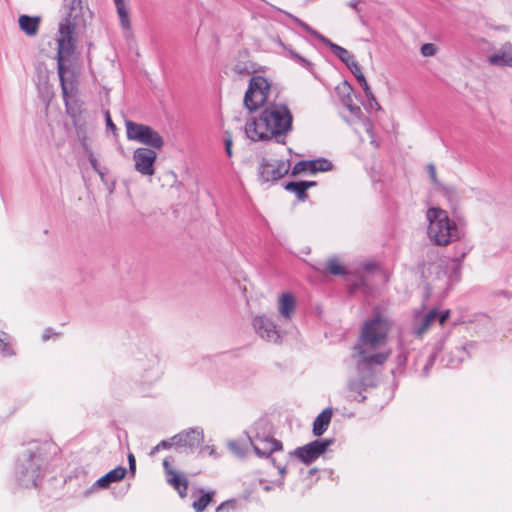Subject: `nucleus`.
<instances>
[{
    "instance_id": "obj_51",
    "label": "nucleus",
    "mask_w": 512,
    "mask_h": 512,
    "mask_svg": "<svg viewBox=\"0 0 512 512\" xmlns=\"http://www.w3.org/2000/svg\"><path fill=\"white\" fill-rule=\"evenodd\" d=\"M106 125H107V128H110L111 130H116V126L113 123L109 112H106Z\"/></svg>"
},
{
    "instance_id": "obj_17",
    "label": "nucleus",
    "mask_w": 512,
    "mask_h": 512,
    "mask_svg": "<svg viewBox=\"0 0 512 512\" xmlns=\"http://www.w3.org/2000/svg\"><path fill=\"white\" fill-rule=\"evenodd\" d=\"M137 137L140 138L139 143L153 149L160 150L164 146L162 136L148 125H145V128H141Z\"/></svg>"
},
{
    "instance_id": "obj_9",
    "label": "nucleus",
    "mask_w": 512,
    "mask_h": 512,
    "mask_svg": "<svg viewBox=\"0 0 512 512\" xmlns=\"http://www.w3.org/2000/svg\"><path fill=\"white\" fill-rule=\"evenodd\" d=\"M175 449L180 453H194L203 443L204 433L200 428H189L172 437Z\"/></svg>"
},
{
    "instance_id": "obj_29",
    "label": "nucleus",
    "mask_w": 512,
    "mask_h": 512,
    "mask_svg": "<svg viewBox=\"0 0 512 512\" xmlns=\"http://www.w3.org/2000/svg\"><path fill=\"white\" fill-rule=\"evenodd\" d=\"M199 492L201 493V496L193 502L192 507L196 512H203L205 508L213 500L215 491L212 490L209 492H205L204 489L201 488Z\"/></svg>"
},
{
    "instance_id": "obj_31",
    "label": "nucleus",
    "mask_w": 512,
    "mask_h": 512,
    "mask_svg": "<svg viewBox=\"0 0 512 512\" xmlns=\"http://www.w3.org/2000/svg\"><path fill=\"white\" fill-rule=\"evenodd\" d=\"M438 315V310L433 309L429 311L421 320V323L415 328L414 333L417 336H422L425 331L429 328V326L436 321V316Z\"/></svg>"
},
{
    "instance_id": "obj_55",
    "label": "nucleus",
    "mask_w": 512,
    "mask_h": 512,
    "mask_svg": "<svg viewBox=\"0 0 512 512\" xmlns=\"http://www.w3.org/2000/svg\"><path fill=\"white\" fill-rule=\"evenodd\" d=\"M303 184H304V187L306 189V191L311 188V187H314L317 185V183L315 181H303Z\"/></svg>"
},
{
    "instance_id": "obj_7",
    "label": "nucleus",
    "mask_w": 512,
    "mask_h": 512,
    "mask_svg": "<svg viewBox=\"0 0 512 512\" xmlns=\"http://www.w3.org/2000/svg\"><path fill=\"white\" fill-rule=\"evenodd\" d=\"M470 247L460 243L454 247L455 253L448 260L442 261L439 268L446 276V284L452 287L461 278V263L465 256L470 252Z\"/></svg>"
},
{
    "instance_id": "obj_45",
    "label": "nucleus",
    "mask_w": 512,
    "mask_h": 512,
    "mask_svg": "<svg viewBox=\"0 0 512 512\" xmlns=\"http://www.w3.org/2000/svg\"><path fill=\"white\" fill-rule=\"evenodd\" d=\"M428 173H429V176L431 178V181L436 184V185H439V181L437 179V175H436V168H435V165L430 163L428 165Z\"/></svg>"
},
{
    "instance_id": "obj_60",
    "label": "nucleus",
    "mask_w": 512,
    "mask_h": 512,
    "mask_svg": "<svg viewBox=\"0 0 512 512\" xmlns=\"http://www.w3.org/2000/svg\"><path fill=\"white\" fill-rule=\"evenodd\" d=\"M204 449L209 450V454L210 455L214 454V449L213 448H210L209 446H206Z\"/></svg>"
},
{
    "instance_id": "obj_14",
    "label": "nucleus",
    "mask_w": 512,
    "mask_h": 512,
    "mask_svg": "<svg viewBox=\"0 0 512 512\" xmlns=\"http://www.w3.org/2000/svg\"><path fill=\"white\" fill-rule=\"evenodd\" d=\"M253 327L256 333L262 338L270 342H278L280 339V332L274 321L265 316H256L253 320Z\"/></svg>"
},
{
    "instance_id": "obj_42",
    "label": "nucleus",
    "mask_w": 512,
    "mask_h": 512,
    "mask_svg": "<svg viewBox=\"0 0 512 512\" xmlns=\"http://www.w3.org/2000/svg\"><path fill=\"white\" fill-rule=\"evenodd\" d=\"M237 502L234 499H230L222 502L215 510V512H229L236 509Z\"/></svg>"
},
{
    "instance_id": "obj_62",
    "label": "nucleus",
    "mask_w": 512,
    "mask_h": 512,
    "mask_svg": "<svg viewBox=\"0 0 512 512\" xmlns=\"http://www.w3.org/2000/svg\"><path fill=\"white\" fill-rule=\"evenodd\" d=\"M270 489H271V488H270L269 486H266V487H265V490H266V491H270Z\"/></svg>"
},
{
    "instance_id": "obj_58",
    "label": "nucleus",
    "mask_w": 512,
    "mask_h": 512,
    "mask_svg": "<svg viewBox=\"0 0 512 512\" xmlns=\"http://www.w3.org/2000/svg\"><path fill=\"white\" fill-rule=\"evenodd\" d=\"M277 468H278L279 474L281 476H284V474L286 473V467L285 466H277Z\"/></svg>"
},
{
    "instance_id": "obj_49",
    "label": "nucleus",
    "mask_w": 512,
    "mask_h": 512,
    "mask_svg": "<svg viewBox=\"0 0 512 512\" xmlns=\"http://www.w3.org/2000/svg\"><path fill=\"white\" fill-rule=\"evenodd\" d=\"M52 335H58V333H55L52 328H46L42 334V340L48 341Z\"/></svg>"
},
{
    "instance_id": "obj_10",
    "label": "nucleus",
    "mask_w": 512,
    "mask_h": 512,
    "mask_svg": "<svg viewBox=\"0 0 512 512\" xmlns=\"http://www.w3.org/2000/svg\"><path fill=\"white\" fill-rule=\"evenodd\" d=\"M333 438L324 440H314L306 445L297 447L291 455L297 457L302 463L309 465L320 455L324 454L328 447L334 444Z\"/></svg>"
},
{
    "instance_id": "obj_22",
    "label": "nucleus",
    "mask_w": 512,
    "mask_h": 512,
    "mask_svg": "<svg viewBox=\"0 0 512 512\" xmlns=\"http://www.w3.org/2000/svg\"><path fill=\"white\" fill-rule=\"evenodd\" d=\"M338 89H342L343 93L345 94L344 97L342 98L344 106L350 111V113L353 116L360 119L362 116V110L358 105L352 103V99L350 96L353 90L352 86L347 81H344L342 87H338Z\"/></svg>"
},
{
    "instance_id": "obj_19",
    "label": "nucleus",
    "mask_w": 512,
    "mask_h": 512,
    "mask_svg": "<svg viewBox=\"0 0 512 512\" xmlns=\"http://www.w3.org/2000/svg\"><path fill=\"white\" fill-rule=\"evenodd\" d=\"M332 414V408L327 407L315 418L312 431L316 437H320L326 432L331 422Z\"/></svg>"
},
{
    "instance_id": "obj_5",
    "label": "nucleus",
    "mask_w": 512,
    "mask_h": 512,
    "mask_svg": "<svg viewBox=\"0 0 512 512\" xmlns=\"http://www.w3.org/2000/svg\"><path fill=\"white\" fill-rule=\"evenodd\" d=\"M426 219L429 222L428 237L437 246L460 241L465 235L464 230L449 218L447 211L439 207L429 208Z\"/></svg>"
},
{
    "instance_id": "obj_59",
    "label": "nucleus",
    "mask_w": 512,
    "mask_h": 512,
    "mask_svg": "<svg viewBox=\"0 0 512 512\" xmlns=\"http://www.w3.org/2000/svg\"><path fill=\"white\" fill-rule=\"evenodd\" d=\"M115 6L124 5V0H114Z\"/></svg>"
},
{
    "instance_id": "obj_53",
    "label": "nucleus",
    "mask_w": 512,
    "mask_h": 512,
    "mask_svg": "<svg viewBox=\"0 0 512 512\" xmlns=\"http://www.w3.org/2000/svg\"><path fill=\"white\" fill-rule=\"evenodd\" d=\"M360 3V0H352L348 3V6L354 9L356 12H360V9L358 7V4Z\"/></svg>"
},
{
    "instance_id": "obj_12",
    "label": "nucleus",
    "mask_w": 512,
    "mask_h": 512,
    "mask_svg": "<svg viewBox=\"0 0 512 512\" xmlns=\"http://www.w3.org/2000/svg\"><path fill=\"white\" fill-rule=\"evenodd\" d=\"M157 154L153 149L140 147L133 152L135 170L143 176H152L155 173Z\"/></svg>"
},
{
    "instance_id": "obj_48",
    "label": "nucleus",
    "mask_w": 512,
    "mask_h": 512,
    "mask_svg": "<svg viewBox=\"0 0 512 512\" xmlns=\"http://www.w3.org/2000/svg\"><path fill=\"white\" fill-rule=\"evenodd\" d=\"M128 463H129V471L132 475H134L135 471H136V460L132 453L128 454Z\"/></svg>"
},
{
    "instance_id": "obj_1",
    "label": "nucleus",
    "mask_w": 512,
    "mask_h": 512,
    "mask_svg": "<svg viewBox=\"0 0 512 512\" xmlns=\"http://www.w3.org/2000/svg\"><path fill=\"white\" fill-rule=\"evenodd\" d=\"M389 329L388 321L378 314L365 322L359 340L354 346L359 380L350 381L349 389L358 394L354 396V400L358 402L366 399L362 391L376 386L377 373L390 355V351L377 352L386 344Z\"/></svg>"
},
{
    "instance_id": "obj_61",
    "label": "nucleus",
    "mask_w": 512,
    "mask_h": 512,
    "mask_svg": "<svg viewBox=\"0 0 512 512\" xmlns=\"http://www.w3.org/2000/svg\"><path fill=\"white\" fill-rule=\"evenodd\" d=\"M315 471H316V469H315V468L311 469V470H310V474H313Z\"/></svg>"
},
{
    "instance_id": "obj_56",
    "label": "nucleus",
    "mask_w": 512,
    "mask_h": 512,
    "mask_svg": "<svg viewBox=\"0 0 512 512\" xmlns=\"http://www.w3.org/2000/svg\"><path fill=\"white\" fill-rule=\"evenodd\" d=\"M90 163H91L92 167H93L96 171H98V168H97V159H96L93 155H91V156H90Z\"/></svg>"
},
{
    "instance_id": "obj_41",
    "label": "nucleus",
    "mask_w": 512,
    "mask_h": 512,
    "mask_svg": "<svg viewBox=\"0 0 512 512\" xmlns=\"http://www.w3.org/2000/svg\"><path fill=\"white\" fill-rule=\"evenodd\" d=\"M171 447L175 448V441H173L172 438L169 440H162L161 442H159L156 446H154L152 448L150 455L153 456L157 452H159L161 449H169Z\"/></svg>"
},
{
    "instance_id": "obj_36",
    "label": "nucleus",
    "mask_w": 512,
    "mask_h": 512,
    "mask_svg": "<svg viewBox=\"0 0 512 512\" xmlns=\"http://www.w3.org/2000/svg\"><path fill=\"white\" fill-rule=\"evenodd\" d=\"M440 189L451 204H456L458 202L459 195L455 187L440 185Z\"/></svg>"
},
{
    "instance_id": "obj_52",
    "label": "nucleus",
    "mask_w": 512,
    "mask_h": 512,
    "mask_svg": "<svg viewBox=\"0 0 512 512\" xmlns=\"http://www.w3.org/2000/svg\"><path fill=\"white\" fill-rule=\"evenodd\" d=\"M397 361H398V365L399 366H402V365H405L406 361H407V356L406 354L404 353H400L397 357Z\"/></svg>"
},
{
    "instance_id": "obj_43",
    "label": "nucleus",
    "mask_w": 512,
    "mask_h": 512,
    "mask_svg": "<svg viewBox=\"0 0 512 512\" xmlns=\"http://www.w3.org/2000/svg\"><path fill=\"white\" fill-rule=\"evenodd\" d=\"M420 51L423 56L430 57L436 54L437 47L433 43H426L421 46Z\"/></svg>"
},
{
    "instance_id": "obj_25",
    "label": "nucleus",
    "mask_w": 512,
    "mask_h": 512,
    "mask_svg": "<svg viewBox=\"0 0 512 512\" xmlns=\"http://www.w3.org/2000/svg\"><path fill=\"white\" fill-rule=\"evenodd\" d=\"M167 482L177 490L180 497L184 498L187 495L188 480L184 475L174 472L167 476Z\"/></svg>"
},
{
    "instance_id": "obj_50",
    "label": "nucleus",
    "mask_w": 512,
    "mask_h": 512,
    "mask_svg": "<svg viewBox=\"0 0 512 512\" xmlns=\"http://www.w3.org/2000/svg\"><path fill=\"white\" fill-rule=\"evenodd\" d=\"M163 468L167 476L173 474L175 471L171 468L170 461L168 458H165L163 461Z\"/></svg>"
},
{
    "instance_id": "obj_3",
    "label": "nucleus",
    "mask_w": 512,
    "mask_h": 512,
    "mask_svg": "<svg viewBox=\"0 0 512 512\" xmlns=\"http://www.w3.org/2000/svg\"><path fill=\"white\" fill-rule=\"evenodd\" d=\"M50 443L33 441L19 454L15 462L14 476L25 488L38 487L44 476V466Z\"/></svg>"
},
{
    "instance_id": "obj_28",
    "label": "nucleus",
    "mask_w": 512,
    "mask_h": 512,
    "mask_svg": "<svg viewBox=\"0 0 512 512\" xmlns=\"http://www.w3.org/2000/svg\"><path fill=\"white\" fill-rule=\"evenodd\" d=\"M444 342H445V337L441 338L433 347V350L432 352L430 353V355L428 356L427 360H426V363L424 364L423 368H422V371H421V376L426 378L429 376V373H430V369L431 367L434 365L435 363V360L439 354V352H441L444 348Z\"/></svg>"
},
{
    "instance_id": "obj_33",
    "label": "nucleus",
    "mask_w": 512,
    "mask_h": 512,
    "mask_svg": "<svg viewBox=\"0 0 512 512\" xmlns=\"http://www.w3.org/2000/svg\"><path fill=\"white\" fill-rule=\"evenodd\" d=\"M326 271L335 276H341V275L347 274L346 268L339 263L337 258H334V257L328 259V261L326 263Z\"/></svg>"
},
{
    "instance_id": "obj_4",
    "label": "nucleus",
    "mask_w": 512,
    "mask_h": 512,
    "mask_svg": "<svg viewBox=\"0 0 512 512\" xmlns=\"http://www.w3.org/2000/svg\"><path fill=\"white\" fill-rule=\"evenodd\" d=\"M66 16L59 23L57 38V58H69L76 49V28L85 26V14H90L84 7L83 0H64Z\"/></svg>"
},
{
    "instance_id": "obj_16",
    "label": "nucleus",
    "mask_w": 512,
    "mask_h": 512,
    "mask_svg": "<svg viewBox=\"0 0 512 512\" xmlns=\"http://www.w3.org/2000/svg\"><path fill=\"white\" fill-rule=\"evenodd\" d=\"M474 343H469L465 346L456 347L449 354L441 359V363L447 368H457L460 364L469 357L468 349L473 348Z\"/></svg>"
},
{
    "instance_id": "obj_35",
    "label": "nucleus",
    "mask_w": 512,
    "mask_h": 512,
    "mask_svg": "<svg viewBox=\"0 0 512 512\" xmlns=\"http://www.w3.org/2000/svg\"><path fill=\"white\" fill-rule=\"evenodd\" d=\"M116 9H117V14L120 19L121 27L125 30H130L131 22L129 19V11H128L126 5L124 4V5L116 6Z\"/></svg>"
},
{
    "instance_id": "obj_2",
    "label": "nucleus",
    "mask_w": 512,
    "mask_h": 512,
    "mask_svg": "<svg viewBox=\"0 0 512 512\" xmlns=\"http://www.w3.org/2000/svg\"><path fill=\"white\" fill-rule=\"evenodd\" d=\"M293 115L286 104L270 102L258 118L246 123L245 133L252 141H269L275 138L284 144L288 132L292 130Z\"/></svg>"
},
{
    "instance_id": "obj_15",
    "label": "nucleus",
    "mask_w": 512,
    "mask_h": 512,
    "mask_svg": "<svg viewBox=\"0 0 512 512\" xmlns=\"http://www.w3.org/2000/svg\"><path fill=\"white\" fill-rule=\"evenodd\" d=\"M333 169V164L326 158H317L313 160H302L295 163L292 168V176L309 172L315 174L317 172H326Z\"/></svg>"
},
{
    "instance_id": "obj_8",
    "label": "nucleus",
    "mask_w": 512,
    "mask_h": 512,
    "mask_svg": "<svg viewBox=\"0 0 512 512\" xmlns=\"http://www.w3.org/2000/svg\"><path fill=\"white\" fill-rule=\"evenodd\" d=\"M69 58H57V70L63 95V100L65 103L66 112L68 115H70L72 118H77L81 114V104L79 101L71 96L74 85L73 83H68L65 78V73L67 70V67L65 66V62Z\"/></svg>"
},
{
    "instance_id": "obj_54",
    "label": "nucleus",
    "mask_w": 512,
    "mask_h": 512,
    "mask_svg": "<svg viewBox=\"0 0 512 512\" xmlns=\"http://www.w3.org/2000/svg\"><path fill=\"white\" fill-rule=\"evenodd\" d=\"M368 100H369V103L367 106H365V108L367 110L372 111V110H379L381 108L380 106H379V108H377V106L374 104V101L371 98H368Z\"/></svg>"
},
{
    "instance_id": "obj_37",
    "label": "nucleus",
    "mask_w": 512,
    "mask_h": 512,
    "mask_svg": "<svg viewBox=\"0 0 512 512\" xmlns=\"http://www.w3.org/2000/svg\"><path fill=\"white\" fill-rule=\"evenodd\" d=\"M8 334L5 332H0V355L2 356H11L13 355L12 348L8 342Z\"/></svg>"
},
{
    "instance_id": "obj_11",
    "label": "nucleus",
    "mask_w": 512,
    "mask_h": 512,
    "mask_svg": "<svg viewBox=\"0 0 512 512\" xmlns=\"http://www.w3.org/2000/svg\"><path fill=\"white\" fill-rule=\"evenodd\" d=\"M289 172V163L283 160L262 158L258 167V176L263 183L275 182Z\"/></svg>"
},
{
    "instance_id": "obj_13",
    "label": "nucleus",
    "mask_w": 512,
    "mask_h": 512,
    "mask_svg": "<svg viewBox=\"0 0 512 512\" xmlns=\"http://www.w3.org/2000/svg\"><path fill=\"white\" fill-rule=\"evenodd\" d=\"M246 437L255 454L260 458H270L275 451H280L283 448L281 441L269 436L260 437L258 434L251 436L246 433Z\"/></svg>"
},
{
    "instance_id": "obj_34",
    "label": "nucleus",
    "mask_w": 512,
    "mask_h": 512,
    "mask_svg": "<svg viewBox=\"0 0 512 512\" xmlns=\"http://www.w3.org/2000/svg\"><path fill=\"white\" fill-rule=\"evenodd\" d=\"M126 134L127 138L129 140H134L139 142V139L137 136L139 134V131H141V128H145L144 124L135 123L131 120H127L126 123Z\"/></svg>"
},
{
    "instance_id": "obj_26",
    "label": "nucleus",
    "mask_w": 512,
    "mask_h": 512,
    "mask_svg": "<svg viewBox=\"0 0 512 512\" xmlns=\"http://www.w3.org/2000/svg\"><path fill=\"white\" fill-rule=\"evenodd\" d=\"M278 44L280 45V47H282V49L284 51H286L287 57H289L295 63H297L301 67L307 69L308 71H310V72L313 71V64L309 60H307L306 58H304L303 56L298 54L296 51H294L288 45L283 43L280 39H278Z\"/></svg>"
},
{
    "instance_id": "obj_20",
    "label": "nucleus",
    "mask_w": 512,
    "mask_h": 512,
    "mask_svg": "<svg viewBox=\"0 0 512 512\" xmlns=\"http://www.w3.org/2000/svg\"><path fill=\"white\" fill-rule=\"evenodd\" d=\"M489 63L497 66L512 67V46L507 44L503 48L488 58Z\"/></svg>"
},
{
    "instance_id": "obj_21",
    "label": "nucleus",
    "mask_w": 512,
    "mask_h": 512,
    "mask_svg": "<svg viewBox=\"0 0 512 512\" xmlns=\"http://www.w3.org/2000/svg\"><path fill=\"white\" fill-rule=\"evenodd\" d=\"M323 44L327 46L339 58V60L347 66V68H350L352 63H356L354 57L347 49L333 43L330 39L326 38Z\"/></svg>"
},
{
    "instance_id": "obj_27",
    "label": "nucleus",
    "mask_w": 512,
    "mask_h": 512,
    "mask_svg": "<svg viewBox=\"0 0 512 512\" xmlns=\"http://www.w3.org/2000/svg\"><path fill=\"white\" fill-rule=\"evenodd\" d=\"M295 310V299L290 293H283L279 300V312L286 318L290 319Z\"/></svg>"
},
{
    "instance_id": "obj_24",
    "label": "nucleus",
    "mask_w": 512,
    "mask_h": 512,
    "mask_svg": "<svg viewBox=\"0 0 512 512\" xmlns=\"http://www.w3.org/2000/svg\"><path fill=\"white\" fill-rule=\"evenodd\" d=\"M18 22L22 31H24L28 36H33L38 31L40 18L21 15L18 19Z\"/></svg>"
},
{
    "instance_id": "obj_44",
    "label": "nucleus",
    "mask_w": 512,
    "mask_h": 512,
    "mask_svg": "<svg viewBox=\"0 0 512 512\" xmlns=\"http://www.w3.org/2000/svg\"><path fill=\"white\" fill-rule=\"evenodd\" d=\"M148 362H149L148 368H146L145 364H142V368L144 370H153L158 367L159 361H158V357L155 354L150 355Z\"/></svg>"
},
{
    "instance_id": "obj_47",
    "label": "nucleus",
    "mask_w": 512,
    "mask_h": 512,
    "mask_svg": "<svg viewBox=\"0 0 512 512\" xmlns=\"http://www.w3.org/2000/svg\"><path fill=\"white\" fill-rule=\"evenodd\" d=\"M225 151L228 157L232 156V138L230 135L224 139Z\"/></svg>"
},
{
    "instance_id": "obj_38",
    "label": "nucleus",
    "mask_w": 512,
    "mask_h": 512,
    "mask_svg": "<svg viewBox=\"0 0 512 512\" xmlns=\"http://www.w3.org/2000/svg\"><path fill=\"white\" fill-rule=\"evenodd\" d=\"M228 447L238 457H244L247 453V448L236 440L229 441Z\"/></svg>"
},
{
    "instance_id": "obj_57",
    "label": "nucleus",
    "mask_w": 512,
    "mask_h": 512,
    "mask_svg": "<svg viewBox=\"0 0 512 512\" xmlns=\"http://www.w3.org/2000/svg\"><path fill=\"white\" fill-rule=\"evenodd\" d=\"M375 266L376 265L374 263H367V264H365L364 268H365V270L370 271V270L374 269Z\"/></svg>"
},
{
    "instance_id": "obj_39",
    "label": "nucleus",
    "mask_w": 512,
    "mask_h": 512,
    "mask_svg": "<svg viewBox=\"0 0 512 512\" xmlns=\"http://www.w3.org/2000/svg\"><path fill=\"white\" fill-rule=\"evenodd\" d=\"M361 123L365 129V131L367 132V134L370 136L371 138V144L374 145L375 147H379V144L375 141L374 139V132H373V123L372 121L365 117L361 120Z\"/></svg>"
},
{
    "instance_id": "obj_46",
    "label": "nucleus",
    "mask_w": 512,
    "mask_h": 512,
    "mask_svg": "<svg viewBox=\"0 0 512 512\" xmlns=\"http://www.w3.org/2000/svg\"><path fill=\"white\" fill-rule=\"evenodd\" d=\"M449 317H450V311L449 310H444V311H441V312L438 311V315L436 316V320L439 321L440 325H444V323L449 319Z\"/></svg>"
},
{
    "instance_id": "obj_32",
    "label": "nucleus",
    "mask_w": 512,
    "mask_h": 512,
    "mask_svg": "<svg viewBox=\"0 0 512 512\" xmlns=\"http://www.w3.org/2000/svg\"><path fill=\"white\" fill-rule=\"evenodd\" d=\"M286 16H288L292 21H294L297 25H299L301 28H303L306 32H308L310 35H312L314 38L320 40L322 43L326 40L327 37L319 33L318 31L314 30L311 26H309L306 22L302 21L298 17L288 13L284 12Z\"/></svg>"
},
{
    "instance_id": "obj_40",
    "label": "nucleus",
    "mask_w": 512,
    "mask_h": 512,
    "mask_svg": "<svg viewBox=\"0 0 512 512\" xmlns=\"http://www.w3.org/2000/svg\"><path fill=\"white\" fill-rule=\"evenodd\" d=\"M367 289H368V284H367L366 280L363 277L357 278L349 286L350 293H355L358 290L366 291Z\"/></svg>"
},
{
    "instance_id": "obj_30",
    "label": "nucleus",
    "mask_w": 512,
    "mask_h": 512,
    "mask_svg": "<svg viewBox=\"0 0 512 512\" xmlns=\"http://www.w3.org/2000/svg\"><path fill=\"white\" fill-rule=\"evenodd\" d=\"M285 190L296 194L298 200L305 201L308 198L303 181H290L284 185Z\"/></svg>"
},
{
    "instance_id": "obj_23",
    "label": "nucleus",
    "mask_w": 512,
    "mask_h": 512,
    "mask_svg": "<svg viewBox=\"0 0 512 512\" xmlns=\"http://www.w3.org/2000/svg\"><path fill=\"white\" fill-rule=\"evenodd\" d=\"M348 69L355 76V78L357 79L358 83L363 88L365 96L367 98H371L374 101V104L377 106V108H379V103L376 101V99L374 97V94L372 93V91H371V89H370V87H369V85H368V83L366 81V78H365L364 74L361 71V68H360L359 64L357 62L356 63H352V66H350V68H348Z\"/></svg>"
},
{
    "instance_id": "obj_18",
    "label": "nucleus",
    "mask_w": 512,
    "mask_h": 512,
    "mask_svg": "<svg viewBox=\"0 0 512 512\" xmlns=\"http://www.w3.org/2000/svg\"><path fill=\"white\" fill-rule=\"evenodd\" d=\"M127 474V469L123 466H117L102 477H100L92 486L95 488H108L112 483L122 480Z\"/></svg>"
},
{
    "instance_id": "obj_6",
    "label": "nucleus",
    "mask_w": 512,
    "mask_h": 512,
    "mask_svg": "<svg viewBox=\"0 0 512 512\" xmlns=\"http://www.w3.org/2000/svg\"><path fill=\"white\" fill-rule=\"evenodd\" d=\"M270 84L262 76L250 78L248 89L244 96V105L249 111H255L268 100Z\"/></svg>"
}]
</instances>
